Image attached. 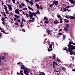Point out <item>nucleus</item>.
<instances>
[{"label":"nucleus","instance_id":"nucleus-1","mask_svg":"<svg viewBox=\"0 0 75 75\" xmlns=\"http://www.w3.org/2000/svg\"><path fill=\"white\" fill-rule=\"evenodd\" d=\"M22 67H21V69H24V72L25 74L26 75H28V74L29 72H30V70L28 69L27 68L25 67L24 68V65H21Z\"/></svg>","mask_w":75,"mask_h":75},{"label":"nucleus","instance_id":"nucleus-2","mask_svg":"<svg viewBox=\"0 0 75 75\" xmlns=\"http://www.w3.org/2000/svg\"><path fill=\"white\" fill-rule=\"evenodd\" d=\"M29 16L30 17V19H31L30 20V21H32V22H33L34 21V18H33V17L34 14V15H37V13H34L33 12V13L31 12L30 11L29 12Z\"/></svg>","mask_w":75,"mask_h":75},{"label":"nucleus","instance_id":"nucleus-3","mask_svg":"<svg viewBox=\"0 0 75 75\" xmlns=\"http://www.w3.org/2000/svg\"><path fill=\"white\" fill-rule=\"evenodd\" d=\"M68 47H69L68 50L69 52H71L72 50H75V47L74 46L72 45H68Z\"/></svg>","mask_w":75,"mask_h":75},{"label":"nucleus","instance_id":"nucleus-4","mask_svg":"<svg viewBox=\"0 0 75 75\" xmlns=\"http://www.w3.org/2000/svg\"><path fill=\"white\" fill-rule=\"evenodd\" d=\"M52 50V45L51 44L50 45L49 48L48 49V51L49 52L51 51Z\"/></svg>","mask_w":75,"mask_h":75},{"label":"nucleus","instance_id":"nucleus-5","mask_svg":"<svg viewBox=\"0 0 75 75\" xmlns=\"http://www.w3.org/2000/svg\"><path fill=\"white\" fill-rule=\"evenodd\" d=\"M69 7H71V6H67L66 7L64 8L63 9L64 11H63V12H64V11H67V10H68V8H69Z\"/></svg>","mask_w":75,"mask_h":75},{"label":"nucleus","instance_id":"nucleus-6","mask_svg":"<svg viewBox=\"0 0 75 75\" xmlns=\"http://www.w3.org/2000/svg\"><path fill=\"white\" fill-rule=\"evenodd\" d=\"M5 56H3L2 57L1 59V57H0V64H1V60H3L5 58Z\"/></svg>","mask_w":75,"mask_h":75},{"label":"nucleus","instance_id":"nucleus-7","mask_svg":"<svg viewBox=\"0 0 75 75\" xmlns=\"http://www.w3.org/2000/svg\"><path fill=\"white\" fill-rule=\"evenodd\" d=\"M53 3L55 5H57L58 3V1H53Z\"/></svg>","mask_w":75,"mask_h":75},{"label":"nucleus","instance_id":"nucleus-8","mask_svg":"<svg viewBox=\"0 0 75 75\" xmlns=\"http://www.w3.org/2000/svg\"><path fill=\"white\" fill-rule=\"evenodd\" d=\"M69 1L71 3H72L75 6V1H74V0H69Z\"/></svg>","mask_w":75,"mask_h":75},{"label":"nucleus","instance_id":"nucleus-9","mask_svg":"<svg viewBox=\"0 0 75 75\" xmlns=\"http://www.w3.org/2000/svg\"><path fill=\"white\" fill-rule=\"evenodd\" d=\"M7 6L8 7H9V10H11V11L13 10V8H11V5L9 4H8Z\"/></svg>","mask_w":75,"mask_h":75},{"label":"nucleus","instance_id":"nucleus-10","mask_svg":"<svg viewBox=\"0 0 75 75\" xmlns=\"http://www.w3.org/2000/svg\"><path fill=\"white\" fill-rule=\"evenodd\" d=\"M70 52V54L72 55V54H73V55H75V52H74L73 51H71V52Z\"/></svg>","mask_w":75,"mask_h":75},{"label":"nucleus","instance_id":"nucleus-11","mask_svg":"<svg viewBox=\"0 0 75 75\" xmlns=\"http://www.w3.org/2000/svg\"><path fill=\"white\" fill-rule=\"evenodd\" d=\"M15 13L16 14H20L19 11L18 10V9H16L15 11Z\"/></svg>","mask_w":75,"mask_h":75},{"label":"nucleus","instance_id":"nucleus-12","mask_svg":"<svg viewBox=\"0 0 75 75\" xmlns=\"http://www.w3.org/2000/svg\"><path fill=\"white\" fill-rule=\"evenodd\" d=\"M54 24H58L59 23L58 22V21H55L53 22Z\"/></svg>","mask_w":75,"mask_h":75},{"label":"nucleus","instance_id":"nucleus-13","mask_svg":"<svg viewBox=\"0 0 75 75\" xmlns=\"http://www.w3.org/2000/svg\"><path fill=\"white\" fill-rule=\"evenodd\" d=\"M69 18H71V19H75V17L74 16H69Z\"/></svg>","mask_w":75,"mask_h":75},{"label":"nucleus","instance_id":"nucleus-14","mask_svg":"<svg viewBox=\"0 0 75 75\" xmlns=\"http://www.w3.org/2000/svg\"><path fill=\"white\" fill-rule=\"evenodd\" d=\"M63 50H66V51L67 52V53H68V51H69V50H67V47H65L63 49Z\"/></svg>","mask_w":75,"mask_h":75},{"label":"nucleus","instance_id":"nucleus-15","mask_svg":"<svg viewBox=\"0 0 75 75\" xmlns=\"http://www.w3.org/2000/svg\"><path fill=\"white\" fill-rule=\"evenodd\" d=\"M64 31H68V28L67 27H65L64 28Z\"/></svg>","mask_w":75,"mask_h":75},{"label":"nucleus","instance_id":"nucleus-16","mask_svg":"<svg viewBox=\"0 0 75 75\" xmlns=\"http://www.w3.org/2000/svg\"><path fill=\"white\" fill-rule=\"evenodd\" d=\"M36 7L38 8H40V5H39L38 4H36Z\"/></svg>","mask_w":75,"mask_h":75},{"label":"nucleus","instance_id":"nucleus-17","mask_svg":"<svg viewBox=\"0 0 75 75\" xmlns=\"http://www.w3.org/2000/svg\"><path fill=\"white\" fill-rule=\"evenodd\" d=\"M72 44H74V43L72 42L71 41L70 42H69V44L68 45H71Z\"/></svg>","mask_w":75,"mask_h":75},{"label":"nucleus","instance_id":"nucleus-18","mask_svg":"<svg viewBox=\"0 0 75 75\" xmlns=\"http://www.w3.org/2000/svg\"><path fill=\"white\" fill-rule=\"evenodd\" d=\"M23 70H21V71H20V74H21V75H23Z\"/></svg>","mask_w":75,"mask_h":75},{"label":"nucleus","instance_id":"nucleus-19","mask_svg":"<svg viewBox=\"0 0 75 75\" xmlns=\"http://www.w3.org/2000/svg\"><path fill=\"white\" fill-rule=\"evenodd\" d=\"M1 21H5V18L2 17V19H1Z\"/></svg>","mask_w":75,"mask_h":75},{"label":"nucleus","instance_id":"nucleus-20","mask_svg":"<svg viewBox=\"0 0 75 75\" xmlns=\"http://www.w3.org/2000/svg\"><path fill=\"white\" fill-rule=\"evenodd\" d=\"M53 58L54 59H55V54H53V58Z\"/></svg>","mask_w":75,"mask_h":75},{"label":"nucleus","instance_id":"nucleus-21","mask_svg":"<svg viewBox=\"0 0 75 75\" xmlns=\"http://www.w3.org/2000/svg\"><path fill=\"white\" fill-rule=\"evenodd\" d=\"M47 32L49 34H48V35H49V34H50V35H51L52 33H51V32H50V30L48 31Z\"/></svg>","mask_w":75,"mask_h":75},{"label":"nucleus","instance_id":"nucleus-22","mask_svg":"<svg viewBox=\"0 0 75 75\" xmlns=\"http://www.w3.org/2000/svg\"><path fill=\"white\" fill-rule=\"evenodd\" d=\"M59 20L60 21V23H62V18L60 19Z\"/></svg>","mask_w":75,"mask_h":75},{"label":"nucleus","instance_id":"nucleus-23","mask_svg":"<svg viewBox=\"0 0 75 75\" xmlns=\"http://www.w3.org/2000/svg\"><path fill=\"white\" fill-rule=\"evenodd\" d=\"M54 5V4H50L49 6L51 8H52V7H53V6Z\"/></svg>","mask_w":75,"mask_h":75},{"label":"nucleus","instance_id":"nucleus-24","mask_svg":"<svg viewBox=\"0 0 75 75\" xmlns=\"http://www.w3.org/2000/svg\"><path fill=\"white\" fill-rule=\"evenodd\" d=\"M45 40H47V39H45L44 44H45V43H48V42H47V41H45Z\"/></svg>","mask_w":75,"mask_h":75},{"label":"nucleus","instance_id":"nucleus-25","mask_svg":"<svg viewBox=\"0 0 75 75\" xmlns=\"http://www.w3.org/2000/svg\"><path fill=\"white\" fill-rule=\"evenodd\" d=\"M53 67L54 68H55V62H54L53 63Z\"/></svg>","mask_w":75,"mask_h":75},{"label":"nucleus","instance_id":"nucleus-26","mask_svg":"<svg viewBox=\"0 0 75 75\" xmlns=\"http://www.w3.org/2000/svg\"><path fill=\"white\" fill-rule=\"evenodd\" d=\"M66 27H67L68 28H69V26H70V25L69 24H67L66 25Z\"/></svg>","mask_w":75,"mask_h":75},{"label":"nucleus","instance_id":"nucleus-27","mask_svg":"<svg viewBox=\"0 0 75 75\" xmlns=\"http://www.w3.org/2000/svg\"><path fill=\"white\" fill-rule=\"evenodd\" d=\"M64 20L65 21V22H66V23H69V21H68V20H67L65 19H64Z\"/></svg>","mask_w":75,"mask_h":75},{"label":"nucleus","instance_id":"nucleus-28","mask_svg":"<svg viewBox=\"0 0 75 75\" xmlns=\"http://www.w3.org/2000/svg\"><path fill=\"white\" fill-rule=\"evenodd\" d=\"M14 16H15V17H16L17 18H19V16H18L17 15H15Z\"/></svg>","mask_w":75,"mask_h":75},{"label":"nucleus","instance_id":"nucleus-29","mask_svg":"<svg viewBox=\"0 0 75 75\" xmlns=\"http://www.w3.org/2000/svg\"><path fill=\"white\" fill-rule=\"evenodd\" d=\"M29 3H30L31 6H33V2L32 1H30Z\"/></svg>","mask_w":75,"mask_h":75},{"label":"nucleus","instance_id":"nucleus-30","mask_svg":"<svg viewBox=\"0 0 75 75\" xmlns=\"http://www.w3.org/2000/svg\"><path fill=\"white\" fill-rule=\"evenodd\" d=\"M15 24L18 26H19V25H18V23H15Z\"/></svg>","mask_w":75,"mask_h":75},{"label":"nucleus","instance_id":"nucleus-31","mask_svg":"<svg viewBox=\"0 0 75 75\" xmlns=\"http://www.w3.org/2000/svg\"><path fill=\"white\" fill-rule=\"evenodd\" d=\"M23 21H24V22H25L26 21L25 20H24V19L23 18L22 20V22H21V23H23Z\"/></svg>","mask_w":75,"mask_h":75},{"label":"nucleus","instance_id":"nucleus-32","mask_svg":"<svg viewBox=\"0 0 75 75\" xmlns=\"http://www.w3.org/2000/svg\"><path fill=\"white\" fill-rule=\"evenodd\" d=\"M28 8H29V9H30V10H33V9L32 8H31V7H30V6H28Z\"/></svg>","mask_w":75,"mask_h":75},{"label":"nucleus","instance_id":"nucleus-33","mask_svg":"<svg viewBox=\"0 0 75 75\" xmlns=\"http://www.w3.org/2000/svg\"><path fill=\"white\" fill-rule=\"evenodd\" d=\"M36 13H37V14H40V13L38 11H37Z\"/></svg>","mask_w":75,"mask_h":75},{"label":"nucleus","instance_id":"nucleus-34","mask_svg":"<svg viewBox=\"0 0 75 75\" xmlns=\"http://www.w3.org/2000/svg\"><path fill=\"white\" fill-rule=\"evenodd\" d=\"M57 17L58 18H60L61 17V16L60 15H58L57 16Z\"/></svg>","mask_w":75,"mask_h":75},{"label":"nucleus","instance_id":"nucleus-35","mask_svg":"<svg viewBox=\"0 0 75 75\" xmlns=\"http://www.w3.org/2000/svg\"><path fill=\"white\" fill-rule=\"evenodd\" d=\"M2 21L3 22H2V23L3 24V25H4V24H6V22H5L4 21Z\"/></svg>","mask_w":75,"mask_h":75},{"label":"nucleus","instance_id":"nucleus-36","mask_svg":"<svg viewBox=\"0 0 75 75\" xmlns=\"http://www.w3.org/2000/svg\"><path fill=\"white\" fill-rule=\"evenodd\" d=\"M21 4L22 6H23V7H24V6H25V5L23 3H21Z\"/></svg>","mask_w":75,"mask_h":75},{"label":"nucleus","instance_id":"nucleus-37","mask_svg":"<svg viewBox=\"0 0 75 75\" xmlns=\"http://www.w3.org/2000/svg\"><path fill=\"white\" fill-rule=\"evenodd\" d=\"M1 32H2V33H3L4 34H7L6 33H5V32H4V31L3 30H1Z\"/></svg>","mask_w":75,"mask_h":75},{"label":"nucleus","instance_id":"nucleus-38","mask_svg":"<svg viewBox=\"0 0 75 75\" xmlns=\"http://www.w3.org/2000/svg\"><path fill=\"white\" fill-rule=\"evenodd\" d=\"M3 15H4V16H6V14L5 12H4L3 14Z\"/></svg>","mask_w":75,"mask_h":75},{"label":"nucleus","instance_id":"nucleus-39","mask_svg":"<svg viewBox=\"0 0 75 75\" xmlns=\"http://www.w3.org/2000/svg\"><path fill=\"white\" fill-rule=\"evenodd\" d=\"M6 14H9V13H8V11H7V10L6 11Z\"/></svg>","mask_w":75,"mask_h":75},{"label":"nucleus","instance_id":"nucleus-40","mask_svg":"<svg viewBox=\"0 0 75 75\" xmlns=\"http://www.w3.org/2000/svg\"><path fill=\"white\" fill-rule=\"evenodd\" d=\"M19 8H21L22 7V6L21 4H19Z\"/></svg>","mask_w":75,"mask_h":75},{"label":"nucleus","instance_id":"nucleus-41","mask_svg":"<svg viewBox=\"0 0 75 75\" xmlns=\"http://www.w3.org/2000/svg\"><path fill=\"white\" fill-rule=\"evenodd\" d=\"M4 9H5V11H7V7H5Z\"/></svg>","mask_w":75,"mask_h":75},{"label":"nucleus","instance_id":"nucleus-42","mask_svg":"<svg viewBox=\"0 0 75 75\" xmlns=\"http://www.w3.org/2000/svg\"><path fill=\"white\" fill-rule=\"evenodd\" d=\"M44 18L45 20H48V19H47V18L45 16L44 17Z\"/></svg>","mask_w":75,"mask_h":75},{"label":"nucleus","instance_id":"nucleus-43","mask_svg":"<svg viewBox=\"0 0 75 75\" xmlns=\"http://www.w3.org/2000/svg\"><path fill=\"white\" fill-rule=\"evenodd\" d=\"M12 1L13 2V3H16L15 0H12Z\"/></svg>","mask_w":75,"mask_h":75},{"label":"nucleus","instance_id":"nucleus-44","mask_svg":"<svg viewBox=\"0 0 75 75\" xmlns=\"http://www.w3.org/2000/svg\"><path fill=\"white\" fill-rule=\"evenodd\" d=\"M58 34H59V35H62V33H58Z\"/></svg>","mask_w":75,"mask_h":75},{"label":"nucleus","instance_id":"nucleus-45","mask_svg":"<svg viewBox=\"0 0 75 75\" xmlns=\"http://www.w3.org/2000/svg\"><path fill=\"white\" fill-rule=\"evenodd\" d=\"M62 70H64V69H65V68L64 67H63L62 68Z\"/></svg>","mask_w":75,"mask_h":75},{"label":"nucleus","instance_id":"nucleus-46","mask_svg":"<svg viewBox=\"0 0 75 75\" xmlns=\"http://www.w3.org/2000/svg\"><path fill=\"white\" fill-rule=\"evenodd\" d=\"M65 17H66V18H69L68 16H65Z\"/></svg>","mask_w":75,"mask_h":75},{"label":"nucleus","instance_id":"nucleus-47","mask_svg":"<svg viewBox=\"0 0 75 75\" xmlns=\"http://www.w3.org/2000/svg\"><path fill=\"white\" fill-rule=\"evenodd\" d=\"M26 15L27 16V18H28V14H27V13H26Z\"/></svg>","mask_w":75,"mask_h":75},{"label":"nucleus","instance_id":"nucleus-48","mask_svg":"<svg viewBox=\"0 0 75 75\" xmlns=\"http://www.w3.org/2000/svg\"><path fill=\"white\" fill-rule=\"evenodd\" d=\"M2 36V34L0 33V37Z\"/></svg>","mask_w":75,"mask_h":75},{"label":"nucleus","instance_id":"nucleus-49","mask_svg":"<svg viewBox=\"0 0 75 75\" xmlns=\"http://www.w3.org/2000/svg\"><path fill=\"white\" fill-rule=\"evenodd\" d=\"M18 23H20V19L18 20Z\"/></svg>","mask_w":75,"mask_h":75},{"label":"nucleus","instance_id":"nucleus-50","mask_svg":"<svg viewBox=\"0 0 75 75\" xmlns=\"http://www.w3.org/2000/svg\"><path fill=\"white\" fill-rule=\"evenodd\" d=\"M22 31H23L24 32H25V30H24V29H23L22 30Z\"/></svg>","mask_w":75,"mask_h":75},{"label":"nucleus","instance_id":"nucleus-51","mask_svg":"<svg viewBox=\"0 0 75 75\" xmlns=\"http://www.w3.org/2000/svg\"><path fill=\"white\" fill-rule=\"evenodd\" d=\"M45 23H48V21H45Z\"/></svg>","mask_w":75,"mask_h":75},{"label":"nucleus","instance_id":"nucleus-52","mask_svg":"<svg viewBox=\"0 0 75 75\" xmlns=\"http://www.w3.org/2000/svg\"><path fill=\"white\" fill-rule=\"evenodd\" d=\"M2 2L1 3L2 5H3V4H4V3H3V1H2Z\"/></svg>","mask_w":75,"mask_h":75},{"label":"nucleus","instance_id":"nucleus-53","mask_svg":"<svg viewBox=\"0 0 75 75\" xmlns=\"http://www.w3.org/2000/svg\"><path fill=\"white\" fill-rule=\"evenodd\" d=\"M40 6V9H41V10H42L43 8L42 7V6Z\"/></svg>","mask_w":75,"mask_h":75},{"label":"nucleus","instance_id":"nucleus-54","mask_svg":"<svg viewBox=\"0 0 75 75\" xmlns=\"http://www.w3.org/2000/svg\"><path fill=\"white\" fill-rule=\"evenodd\" d=\"M23 14H24V15H25V14L24 13H25V12H23Z\"/></svg>","mask_w":75,"mask_h":75},{"label":"nucleus","instance_id":"nucleus-55","mask_svg":"<svg viewBox=\"0 0 75 75\" xmlns=\"http://www.w3.org/2000/svg\"><path fill=\"white\" fill-rule=\"evenodd\" d=\"M55 62V64H55V65H58V64H57V62Z\"/></svg>","mask_w":75,"mask_h":75},{"label":"nucleus","instance_id":"nucleus-56","mask_svg":"<svg viewBox=\"0 0 75 75\" xmlns=\"http://www.w3.org/2000/svg\"><path fill=\"white\" fill-rule=\"evenodd\" d=\"M18 11H20L21 12V11H22V10H20V9H18Z\"/></svg>","mask_w":75,"mask_h":75},{"label":"nucleus","instance_id":"nucleus-57","mask_svg":"<svg viewBox=\"0 0 75 75\" xmlns=\"http://www.w3.org/2000/svg\"><path fill=\"white\" fill-rule=\"evenodd\" d=\"M14 20H17V18H14Z\"/></svg>","mask_w":75,"mask_h":75},{"label":"nucleus","instance_id":"nucleus-58","mask_svg":"<svg viewBox=\"0 0 75 75\" xmlns=\"http://www.w3.org/2000/svg\"><path fill=\"white\" fill-rule=\"evenodd\" d=\"M4 17L5 18H7V17H6V16H4Z\"/></svg>","mask_w":75,"mask_h":75},{"label":"nucleus","instance_id":"nucleus-59","mask_svg":"<svg viewBox=\"0 0 75 75\" xmlns=\"http://www.w3.org/2000/svg\"><path fill=\"white\" fill-rule=\"evenodd\" d=\"M72 71H75V69L72 70Z\"/></svg>","mask_w":75,"mask_h":75},{"label":"nucleus","instance_id":"nucleus-60","mask_svg":"<svg viewBox=\"0 0 75 75\" xmlns=\"http://www.w3.org/2000/svg\"><path fill=\"white\" fill-rule=\"evenodd\" d=\"M17 64H18V65H19V64H20V62L18 63Z\"/></svg>","mask_w":75,"mask_h":75},{"label":"nucleus","instance_id":"nucleus-61","mask_svg":"<svg viewBox=\"0 0 75 75\" xmlns=\"http://www.w3.org/2000/svg\"><path fill=\"white\" fill-rule=\"evenodd\" d=\"M25 1H27V2H28V1H29L28 0H25Z\"/></svg>","mask_w":75,"mask_h":75},{"label":"nucleus","instance_id":"nucleus-62","mask_svg":"<svg viewBox=\"0 0 75 75\" xmlns=\"http://www.w3.org/2000/svg\"><path fill=\"white\" fill-rule=\"evenodd\" d=\"M65 38H66V37H65V36H63V39H65Z\"/></svg>","mask_w":75,"mask_h":75},{"label":"nucleus","instance_id":"nucleus-63","mask_svg":"<svg viewBox=\"0 0 75 75\" xmlns=\"http://www.w3.org/2000/svg\"><path fill=\"white\" fill-rule=\"evenodd\" d=\"M20 26L21 27H22L23 26V25H22V24Z\"/></svg>","mask_w":75,"mask_h":75},{"label":"nucleus","instance_id":"nucleus-64","mask_svg":"<svg viewBox=\"0 0 75 75\" xmlns=\"http://www.w3.org/2000/svg\"><path fill=\"white\" fill-rule=\"evenodd\" d=\"M10 19L11 20V21H13V19Z\"/></svg>","mask_w":75,"mask_h":75}]
</instances>
